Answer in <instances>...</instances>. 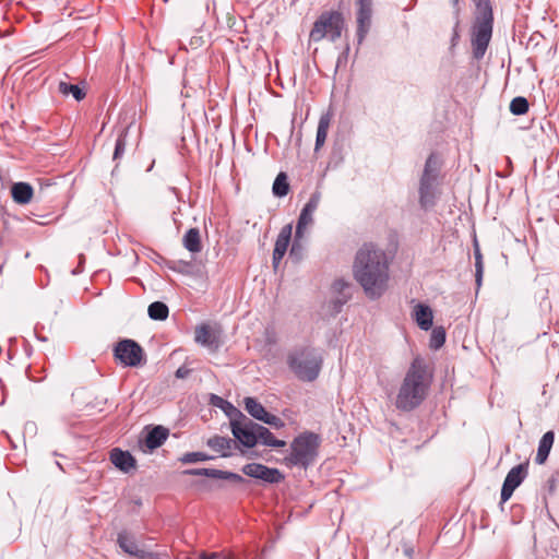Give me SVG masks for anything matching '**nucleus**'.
<instances>
[{"instance_id": "obj_1", "label": "nucleus", "mask_w": 559, "mask_h": 559, "mask_svg": "<svg viewBox=\"0 0 559 559\" xmlns=\"http://www.w3.org/2000/svg\"><path fill=\"white\" fill-rule=\"evenodd\" d=\"M353 273L369 299L380 298L388 289L390 280L385 252L371 243H365L356 253Z\"/></svg>"}, {"instance_id": "obj_2", "label": "nucleus", "mask_w": 559, "mask_h": 559, "mask_svg": "<svg viewBox=\"0 0 559 559\" xmlns=\"http://www.w3.org/2000/svg\"><path fill=\"white\" fill-rule=\"evenodd\" d=\"M429 384L424 360L415 358L401 384L395 402L396 407L402 411L418 407L426 399Z\"/></svg>"}, {"instance_id": "obj_3", "label": "nucleus", "mask_w": 559, "mask_h": 559, "mask_svg": "<svg viewBox=\"0 0 559 559\" xmlns=\"http://www.w3.org/2000/svg\"><path fill=\"white\" fill-rule=\"evenodd\" d=\"M475 4V22L472 27V48L475 59H481L492 36L493 12L489 0H472Z\"/></svg>"}, {"instance_id": "obj_4", "label": "nucleus", "mask_w": 559, "mask_h": 559, "mask_svg": "<svg viewBox=\"0 0 559 559\" xmlns=\"http://www.w3.org/2000/svg\"><path fill=\"white\" fill-rule=\"evenodd\" d=\"M288 365L298 379L310 382L320 373L322 357L316 349L307 347L292 353Z\"/></svg>"}, {"instance_id": "obj_5", "label": "nucleus", "mask_w": 559, "mask_h": 559, "mask_svg": "<svg viewBox=\"0 0 559 559\" xmlns=\"http://www.w3.org/2000/svg\"><path fill=\"white\" fill-rule=\"evenodd\" d=\"M320 438L312 432H305L296 437L290 443V454L286 457L289 465L307 468L317 455Z\"/></svg>"}, {"instance_id": "obj_6", "label": "nucleus", "mask_w": 559, "mask_h": 559, "mask_svg": "<svg viewBox=\"0 0 559 559\" xmlns=\"http://www.w3.org/2000/svg\"><path fill=\"white\" fill-rule=\"evenodd\" d=\"M440 165L437 156L430 154L424 167L423 175L419 180V204L427 210L436 204L438 198V177Z\"/></svg>"}, {"instance_id": "obj_7", "label": "nucleus", "mask_w": 559, "mask_h": 559, "mask_svg": "<svg viewBox=\"0 0 559 559\" xmlns=\"http://www.w3.org/2000/svg\"><path fill=\"white\" fill-rule=\"evenodd\" d=\"M343 26L344 19L340 12H324L314 22L309 35L310 40L318 43L323 38H329L331 41H335L341 37Z\"/></svg>"}, {"instance_id": "obj_8", "label": "nucleus", "mask_w": 559, "mask_h": 559, "mask_svg": "<svg viewBox=\"0 0 559 559\" xmlns=\"http://www.w3.org/2000/svg\"><path fill=\"white\" fill-rule=\"evenodd\" d=\"M320 199V193L314 192L313 194H311L310 199L301 210L296 226L295 240L290 249V257L295 255L297 251L301 248L299 241L304 238L306 229L313 223V213L317 211L319 206Z\"/></svg>"}, {"instance_id": "obj_9", "label": "nucleus", "mask_w": 559, "mask_h": 559, "mask_svg": "<svg viewBox=\"0 0 559 559\" xmlns=\"http://www.w3.org/2000/svg\"><path fill=\"white\" fill-rule=\"evenodd\" d=\"M116 359H118L123 366L138 367L144 362V350L133 340H122L117 343L114 348Z\"/></svg>"}, {"instance_id": "obj_10", "label": "nucleus", "mask_w": 559, "mask_h": 559, "mask_svg": "<svg viewBox=\"0 0 559 559\" xmlns=\"http://www.w3.org/2000/svg\"><path fill=\"white\" fill-rule=\"evenodd\" d=\"M242 472L252 478L260 479L267 484H277L284 479V476L277 468L267 467L259 463H248L242 467Z\"/></svg>"}, {"instance_id": "obj_11", "label": "nucleus", "mask_w": 559, "mask_h": 559, "mask_svg": "<svg viewBox=\"0 0 559 559\" xmlns=\"http://www.w3.org/2000/svg\"><path fill=\"white\" fill-rule=\"evenodd\" d=\"M526 475L527 463L519 464L509 471L501 488L502 502H506L511 498L514 490L522 484Z\"/></svg>"}, {"instance_id": "obj_12", "label": "nucleus", "mask_w": 559, "mask_h": 559, "mask_svg": "<svg viewBox=\"0 0 559 559\" xmlns=\"http://www.w3.org/2000/svg\"><path fill=\"white\" fill-rule=\"evenodd\" d=\"M117 543L126 554L136 559H158L157 554L140 548L135 538L126 531L118 534Z\"/></svg>"}, {"instance_id": "obj_13", "label": "nucleus", "mask_w": 559, "mask_h": 559, "mask_svg": "<svg viewBox=\"0 0 559 559\" xmlns=\"http://www.w3.org/2000/svg\"><path fill=\"white\" fill-rule=\"evenodd\" d=\"M194 341L211 353L217 352L221 347L218 335L212 331L209 325L205 324L195 329Z\"/></svg>"}, {"instance_id": "obj_14", "label": "nucleus", "mask_w": 559, "mask_h": 559, "mask_svg": "<svg viewBox=\"0 0 559 559\" xmlns=\"http://www.w3.org/2000/svg\"><path fill=\"white\" fill-rule=\"evenodd\" d=\"M292 231H293V227H292V225L288 224L281 229V231L276 238L274 250H273V259H272L274 269H277L281 260L283 259V257L285 255V253L287 251V248H288V245H289V241L292 238Z\"/></svg>"}, {"instance_id": "obj_15", "label": "nucleus", "mask_w": 559, "mask_h": 559, "mask_svg": "<svg viewBox=\"0 0 559 559\" xmlns=\"http://www.w3.org/2000/svg\"><path fill=\"white\" fill-rule=\"evenodd\" d=\"M185 474L192 476H206L215 479H226L235 483L245 481L243 477L236 473L221 471L216 468H191L185 471Z\"/></svg>"}, {"instance_id": "obj_16", "label": "nucleus", "mask_w": 559, "mask_h": 559, "mask_svg": "<svg viewBox=\"0 0 559 559\" xmlns=\"http://www.w3.org/2000/svg\"><path fill=\"white\" fill-rule=\"evenodd\" d=\"M111 463L120 471L128 473L135 467V459L128 452L115 448L110 452Z\"/></svg>"}, {"instance_id": "obj_17", "label": "nucleus", "mask_w": 559, "mask_h": 559, "mask_svg": "<svg viewBox=\"0 0 559 559\" xmlns=\"http://www.w3.org/2000/svg\"><path fill=\"white\" fill-rule=\"evenodd\" d=\"M169 435V430L163 426H155L152 428L144 440V445L148 450H155L163 445V443L167 440Z\"/></svg>"}, {"instance_id": "obj_18", "label": "nucleus", "mask_w": 559, "mask_h": 559, "mask_svg": "<svg viewBox=\"0 0 559 559\" xmlns=\"http://www.w3.org/2000/svg\"><path fill=\"white\" fill-rule=\"evenodd\" d=\"M206 444L221 456L227 457L231 454L230 451L236 445V441L227 437L214 436L206 441Z\"/></svg>"}, {"instance_id": "obj_19", "label": "nucleus", "mask_w": 559, "mask_h": 559, "mask_svg": "<svg viewBox=\"0 0 559 559\" xmlns=\"http://www.w3.org/2000/svg\"><path fill=\"white\" fill-rule=\"evenodd\" d=\"M413 316L416 323L421 330L428 331L431 329L433 314L432 310L428 306L423 304L416 305L414 308Z\"/></svg>"}, {"instance_id": "obj_20", "label": "nucleus", "mask_w": 559, "mask_h": 559, "mask_svg": "<svg viewBox=\"0 0 559 559\" xmlns=\"http://www.w3.org/2000/svg\"><path fill=\"white\" fill-rule=\"evenodd\" d=\"M12 198L17 204H28L32 201L34 190L29 183L16 182L11 189Z\"/></svg>"}, {"instance_id": "obj_21", "label": "nucleus", "mask_w": 559, "mask_h": 559, "mask_svg": "<svg viewBox=\"0 0 559 559\" xmlns=\"http://www.w3.org/2000/svg\"><path fill=\"white\" fill-rule=\"evenodd\" d=\"M554 440H555L554 431L550 430V431H547L546 433H544V436L539 440L537 454L535 457V462L537 464H544L546 462V460L549 455V452L551 450V447L554 444Z\"/></svg>"}, {"instance_id": "obj_22", "label": "nucleus", "mask_w": 559, "mask_h": 559, "mask_svg": "<svg viewBox=\"0 0 559 559\" xmlns=\"http://www.w3.org/2000/svg\"><path fill=\"white\" fill-rule=\"evenodd\" d=\"M334 287L341 292V296L332 299L329 304H328V307H329V310L332 314H337L342 307L346 304V301L348 300V295L344 294V289L345 288H348V284H346L345 282L343 281H337L335 282L334 284Z\"/></svg>"}, {"instance_id": "obj_23", "label": "nucleus", "mask_w": 559, "mask_h": 559, "mask_svg": "<svg viewBox=\"0 0 559 559\" xmlns=\"http://www.w3.org/2000/svg\"><path fill=\"white\" fill-rule=\"evenodd\" d=\"M183 246L191 253H198L202 249L200 231L198 228H190L183 236Z\"/></svg>"}, {"instance_id": "obj_24", "label": "nucleus", "mask_w": 559, "mask_h": 559, "mask_svg": "<svg viewBox=\"0 0 559 559\" xmlns=\"http://www.w3.org/2000/svg\"><path fill=\"white\" fill-rule=\"evenodd\" d=\"M231 432L236 440L247 448H253L257 444V435L245 430L234 424H230Z\"/></svg>"}, {"instance_id": "obj_25", "label": "nucleus", "mask_w": 559, "mask_h": 559, "mask_svg": "<svg viewBox=\"0 0 559 559\" xmlns=\"http://www.w3.org/2000/svg\"><path fill=\"white\" fill-rule=\"evenodd\" d=\"M261 442L263 445L272 447V448H283L286 445V442L284 440L276 439L273 433L265 428L264 426H261V428H258L257 433V443Z\"/></svg>"}, {"instance_id": "obj_26", "label": "nucleus", "mask_w": 559, "mask_h": 559, "mask_svg": "<svg viewBox=\"0 0 559 559\" xmlns=\"http://www.w3.org/2000/svg\"><path fill=\"white\" fill-rule=\"evenodd\" d=\"M331 123V115L324 114L320 117L317 136H316V151H318L324 143L328 136V130Z\"/></svg>"}, {"instance_id": "obj_27", "label": "nucleus", "mask_w": 559, "mask_h": 559, "mask_svg": "<svg viewBox=\"0 0 559 559\" xmlns=\"http://www.w3.org/2000/svg\"><path fill=\"white\" fill-rule=\"evenodd\" d=\"M246 411L255 419L262 421L266 416L267 411L264 406L253 397H246L243 400Z\"/></svg>"}, {"instance_id": "obj_28", "label": "nucleus", "mask_w": 559, "mask_h": 559, "mask_svg": "<svg viewBox=\"0 0 559 559\" xmlns=\"http://www.w3.org/2000/svg\"><path fill=\"white\" fill-rule=\"evenodd\" d=\"M148 317L153 320H165L168 317V307L162 301H154L148 306Z\"/></svg>"}, {"instance_id": "obj_29", "label": "nucleus", "mask_w": 559, "mask_h": 559, "mask_svg": "<svg viewBox=\"0 0 559 559\" xmlns=\"http://www.w3.org/2000/svg\"><path fill=\"white\" fill-rule=\"evenodd\" d=\"M58 91L64 96L71 94L78 102L82 100L85 97L84 91L80 88L79 85L69 84L67 82H60L58 85Z\"/></svg>"}, {"instance_id": "obj_30", "label": "nucleus", "mask_w": 559, "mask_h": 559, "mask_svg": "<svg viewBox=\"0 0 559 559\" xmlns=\"http://www.w3.org/2000/svg\"><path fill=\"white\" fill-rule=\"evenodd\" d=\"M371 26V16L357 14V39L361 44Z\"/></svg>"}, {"instance_id": "obj_31", "label": "nucleus", "mask_w": 559, "mask_h": 559, "mask_svg": "<svg viewBox=\"0 0 559 559\" xmlns=\"http://www.w3.org/2000/svg\"><path fill=\"white\" fill-rule=\"evenodd\" d=\"M273 193L276 197H285L288 193L289 185L285 173H280L273 183Z\"/></svg>"}, {"instance_id": "obj_32", "label": "nucleus", "mask_w": 559, "mask_h": 559, "mask_svg": "<svg viewBox=\"0 0 559 559\" xmlns=\"http://www.w3.org/2000/svg\"><path fill=\"white\" fill-rule=\"evenodd\" d=\"M230 424H234L245 430L251 431L253 433H258V428H261V425L252 421L248 417H246L242 413L238 412V418L231 419Z\"/></svg>"}, {"instance_id": "obj_33", "label": "nucleus", "mask_w": 559, "mask_h": 559, "mask_svg": "<svg viewBox=\"0 0 559 559\" xmlns=\"http://www.w3.org/2000/svg\"><path fill=\"white\" fill-rule=\"evenodd\" d=\"M474 255H475V282H476L477 286L479 287L481 285V281H483L484 264H483V255L480 253V249H479L477 242H475Z\"/></svg>"}, {"instance_id": "obj_34", "label": "nucleus", "mask_w": 559, "mask_h": 559, "mask_svg": "<svg viewBox=\"0 0 559 559\" xmlns=\"http://www.w3.org/2000/svg\"><path fill=\"white\" fill-rule=\"evenodd\" d=\"M528 110V102L525 97L518 96L513 98L510 103V111L513 115L520 116L524 115Z\"/></svg>"}, {"instance_id": "obj_35", "label": "nucleus", "mask_w": 559, "mask_h": 559, "mask_svg": "<svg viewBox=\"0 0 559 559\" xmlns=\"http://www.w3.org/2000/svg\"><path fill=\"white\" fill-rule=\"evenodd\" d=\"M445 342V332L442 328H435L430 335L429 346L432 349L440 348Z\"/></svg>"}, {"instance_id": "obj_36", "label": "nucleus", "mask_w": 559, "mask_h": 559, "mask_svg": "<svg viewBox=\"0 0 559 559\" xmlns=\"http://www.w3.org/2000/svg\"><path fill=\"white\" fill-rule=\"evenodd\" d=\"M212 459H213V456L207 455V454H205L203 452H188V453L182 455L180 461L183 464H191V463H197V462H202V461H209V460H212Z\"/></svg>"}, {"instance_id": "obj_37", "label": "nucleus", "mask_w": 559, "mask_h": 559, "mask_svg": "<svg viewBox=\"0 0 559 559\" xmlns=\"http://www.w3.org/2000/svg\"><path fill=\"white\" fill-rule=\"evenodd\" d=\"M124 148H126V132H122L116 141L114 159H118L120 156H122V154L124 153Z\"/></svg>"}, {"instance_id": "obj_38", "label": "nucleus", "mask_w": 559, "mask_h": 559, "mask_svg": "<svg viewBox=\"0 0 559 559\" xmlns=\"http://www.w3.org/2000/svg\"><path fill=\"white\" fill-rule=\"evenodd\" d=\"M262 423L267 424L276 429L283 428L285 423L277 416L267 412L266 416L263 418Z\"/></svg>"}, {"instance_id": "obj_39", "label": "nucleus", "mask_w": 559, "mask_h": 559, "mask_svg": "<svg viewBox=\"0 0 559 559\" xmlns=\"http://www.w3.org/2000/svg\"><path fill=\"white\" fill-rule=\"evenodd\" d=\"M358 12L357 14L372 15V1L371 0H357Z\"/></svg>"}, {"instance_id": "obj_40", "label": "nucleus", "mask_w": 559, "mask_h": 559, "mask_svg": "<svg viewBox=\"0 0 559 559\" xmlns=\"http://www.w3.org/2000/svg\"><path fill=\"white\" fill-rule=\"evenodd\" d=\"M190 267H191V264L189 262L179 260V261L175 262L173 270L181 272V273H188Z\"/></svg>"}, {"instance_id": "obj_41", "label": "nucleus", "mask_w": 559, "mask_h": 559, "mask_svg": "<svg viewBox=\"0 0 559 559\" xmlns=\"http://www.w3.org/2000/svg\"><path fill=\"white\" fill-rule=\"evenodd\" d=\"M189 373H190L189 369H187L185 367H180L176 371V377L179 379H183V378L188 377Z\"/></svg>"}, {"instance_id": "obj_42", "label": "nucleus", "mask_w": 559, "mask_h": 559, "mask_svg": "<svg viewBox=\"0 0 559 559\" xmlns=\"http://www.w3.org/2000/svg\"><path fill=\"white\" fill-rule=\"evenodd\" d=\"M212 401H213V404L216 405V406H222V403L224 402L223 399H221V397H218L216 395H213Z\"/></svg>"}, {"instance_id": "obj_43", "label": "nucleus", "mask_w": 559, "mask_h": 559, "mask_svg": "<svg viewBox=\"0 0 559 559\" xmlns=\"http://www.w3.org/2000/svg\"><path fill=\"white\" fill-rule=\"evenodd\" d=\"M451 1H452V4H453L454 7H457V4H459V0H451Z\"/></svg>"}]
</instances>
